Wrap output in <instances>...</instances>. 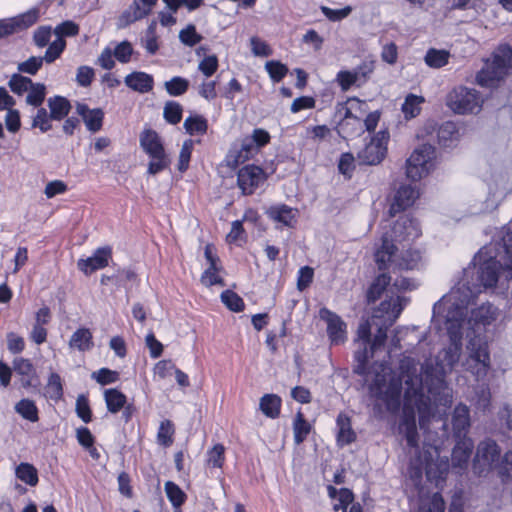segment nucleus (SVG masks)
Listing matches in <instances>:
<instances>
[{
    "mask_svg": "<svg viewBox=\"0 0 512 512\" xmlns=\"http://www.w3.org/2000/svg\"><path fill=\"white\" fill-rule=\"evenodd\" d=\"M50 120H52L51 114L45 108H39L33 117L32 127H37L42 132H47L51 129Z\"/></svg>",
    "mask_w": 512,
    "mask_h": 512,
    "instance_id": "nucleus-56",
    "label": "nucleus"
},
{
    "mask_svg": "<svg viewBox=\"0 0 512 512\" xmlns=\"http://www.w3.org/2000/svg\"><path fill=\"white\" fill-rule=\"evenodd\" d=\"M165 89L171 96H181L188 90L189 81L185 78L175 76L171 80L166 81Z\"/></svg>",
    "mask_w": 512,
    "mask_h": 512,
    "instance_id": "nucleus-47",
    "label": "nucleus"
},
{
    "mask_svg": "<svg viewBox=\"0 0 512 512\" xmlns=\"http://www.w3.org/2000/svg\"><path fill=\"white\" fill-rule=\"evenodd\" d=\"M224 451L225 448L222 444H216L207 453L208 465L216 468H221L224 463Z\"/></svg>",
    "mask_w": 512,
    "mask_h": 512,
    "instance_id": "nucleus-57",
    "label": "nucleus"
},
{
    "mask_svg": "<svg viewBox=\"0 0 512 512\" xmlns=\"http://www.w3.org/2000/svg\"><path fill=\"white\" fill-rule=\"evenodd\" d=\"M164 490L168 500L171 502L175 510H180V507L184 504L187 498L184 491L172 481H167L165 483Z\"/></svg>",
    "mask_w": 512,
    "mask_h": 512,
    "instance_id": "nucleus-32",
    "label": "nucleus"
},
{
    "mask_svg": "<svg viewBox=\"0 0 512 512\" xmlns=\"http://www.w3.org/2000/svg\"><path fill=\"white\" fill-rule=\"evenodd\" d=\"M501 450L496 441L487 438L479 442L473 460L474 472L481 475L500 465Z\"/></svg>",
    "mask_w": 512,
    "mask_h": 512,
    "instance_id": "nucleus-11",
    "label": "nucleus"
},
{
    "mask_svg": "<svg viewBox=\"0 0 512 512\" xmlns=\"http://www.w3.org/2000/svg\"><path fill=\"white\" fill-rule=\"evenodd\" d=\"M357 336L359 349L355 352V373L364 377L371 397L381 401L388 411H398L401 406V379H398V374L392 372L384 362H375L366 369L371 337V324L368 321L360 323Z\"/></svg>",
    "mask_w": 512,
    "mask_h": 512,
    "instance_id": "nucleus-3",
    "label": "nucleus"
},
{
    "mask_svg": "<svg viewBox=\"0 0 512 512\" xmlns=\"http://www.w3.org/2000/svg\"><path fill=\"white\" fill-rule=\"evenodd\" d=\"M33 81L20 73H15L11 76L8 86L11 91L17 95H22L32 87Z\"/></svg>",
    "mask_w": 512,
    "mask_h": 512,
    "instance_id": "nucleus-40",
    "label": "nucleus"
},
{
    "mask_svg": "<svg viewBox=\"0 0 512 512\" xmlns=\"http://www.w3.org/2000/svg\"><path fill=\"white\" fill-rule=\"evenodd\" d=\"M16 476L24 483L35 486L38 483V474L36 468L28 463H21L16 468Z\"/></svg>",
    "mask_w": 512,
    "mask_h": 512,
    "instance_id": "nucleus-42",
    "label": "nucleus"
},
{
    "mask_svg": "<svg viewBox=\"0 0 512 512\" xmlns=\"http://www.w3.org/2000/svg\"><path fill=\"white\" fill-rule=\"evenodd\" d=\"M461 365L465 371L474 376L476 381H482L488 374L491 367V360L464 358Z\"/></svg>",
    "mask_w": 512,
    "mask_h": 512,
    "instance_id": "nucleus-27",
    "label": "nucleus"
},
{
    "mask_svg": "<svg viewBox=\"0 0 512 512\" xmlns=\"http://www.w3.org/2000/svg\"><path fill=\"white\" fill-rule=\"evenodd\" d=\"M437 135L441 145L450 146L458 137L456 125L453 122H445L439 127Z\"/></svg>",
    "mask_w": 512,
    "mask_h": 512,
    "instance_id": "nucleus-41",
    "label": "nucleus"
},
{
    "mask_svg": "<svg viewBox=\"0 0 512 512\" xmlns=\"http://www.w3.org/2000/svg\"><path fill=\"white\" fill-rule=\"evenodd\" d=\"M445 503L440 493H434L426 503L422 501L419 506V512H444Z\"/></svg>",
    "mask_w": 512,
    "mask_h": 512,
    "instance_id": "nucleus-52",
    "label": "nucleus"
},
{
    "mask_svg": "<svg viewBox=\"0 0 512 512\" xmlns=\"http://www.w3.org/2000/svg\"><path fill=\"white\" fill-rule=\"evenodd\" d=\"M474 448L473 440L468 436L457 438L451 454V466L457 473L464 472L469 464Z\"/></svg>",
    "mask_w": 512,
    "mask_h": 512,
    "instance_id": "nucleus-16",
    "label": "nucleus"
},
{
    "mask_svg": "<svg viewBox=\"0 0 512 512\" xmlns=\"http://www.w3.org/2000/svg\"><path fill=\"white\" fill-rule=\"evenodd\" d=\"M390 280H391V278L387 274H385V273L380 274L373 281V283L371 284V286L368 290V293H367L368 302H375L376 300H378L380 298L381 294L386 289V287L389 285Z\"/></svg>",
    "mask_w": 512,
    "mask_h": 512,
    "instance_id": "nucleus-37",
    "label": "nucleus"
},
{
    "mask_svg": "<svg viewBox=\"0 0 512 512\" xmlns=\"http://www.w3.org/2000/svg\"><path fill=\"white\" fill-rule=\"evenodd\" d=\"M14 21H16L17 30L26 29L33 24H35L39 18V9L33 8L28 10L27 12L20 14L16 17H12Z\"/></svg>",
    "mask_w": 512,
    "mask_h": 512,
    "instance_id": "nucleus-49",
    "label": "nucleus"
},
{
    "mask_svg": "<svg viewBox=\"0 0 512 512\" xmlns=\"http://www.w3.org/2000/svg\"><path fill=\"white\" fill-rule=\"evenodd\" d=\"M14 408L15 411L26 420L37 422L39 419L38 408L35 402L30 399L20 400L18 403H16Z\"/></svg>",
    "mask_w": 512,
    "mask_h": 512,
    "instance_id": "nucleus-34",
    "label": "nucleus"
},
{
    "mask_svg": "<svg viewBox=\"0 0 512 512\" xmlns=\"http://www.w3.org/2000/svg\"><path fill=\"white\" fill-rule=\"evenodd\" d=\"M140 145L150 157L165 154L161 139L154 130L146 129L140 134Z\"/></svg>",
    "mask_w": 512,
    "mask_h": 512,
    "instance_id": "nucleus-23",
    "label": "nucleus"
},
{
    "mask_svg": "<svg viewBox=\"0 0 512 512\" xmlns=\"http://www.w3.org/2000/svg\"><path fill=\"white\" fill-rule=\"evenodd\" d=\"M392 260L395 266L401 270H413L418 267L421 255L417 250L407 249L399 257L394 255L391 261Z\"/></svg>",
    "mask_w": 512,
    "mask_h": 512,
    "instance_id": "nucleus-29",
    "label": "nucleus"
},
{
    "mask_svg": "<svg viewBox=\"0 0 512 512\" xmlns=\"http://www.w3.org/2000/svg\"><path fill=\"white\" fill-rule=\"evenodd\" d=\"M449 53L445 50L429 49L425 56V63L432 68H441L448 63Z\"/></svg>",
    "mask_w": 512,
    "mask_h": 512,
    "instance_id": "nucleus-45",
    "label": "nucleus"
},
{
    "mask_svg": "<svg viewBox=\"0 0 512 512\" xmlns=\"http://www.w3.org/2000/svg\"><path fill=\"white\" fill-rule=\"evenodd\" d=\"M467 313L459 308L445 305L440 314L433 313V321L444 322L450 338V345L444 348L437 359H428L418 364L411 357L400 361L398 379H401V395L403 394L404 416L400 423V431L404 433L407 445L415 453L410 460V477L421 479L423 471L429 480H442L449 470V461L439 457L435 446L418 454V433L415 415H419V425L428 430L431 420L441 417L445 409L452 403V389L445 377L459 362L462 349V329L466 323Z\"/></svg>",
    "mask_w": 512,
    "mask_h": 512,
    "instance_id": "nucleus-1",
    "label": "nucleus"
},
{
    "mask_svg": "<svg viewBox=\"0 0 512 512\" xmlns=\"http://www.w3.org/2000/svg\"><path fill=\"white\" fill-rule=\"evenodd\" d=\"M407 303V298L397 296L395 299L391 298L389 301L385 300L380 304L379 309L372 317L373 324L379 325V327L372 343L368 346L369 358L378 348L384 345L388 328L396 321Z\"/></svg>",
    "mask_w": 512,
    "mask_h": 512,
    "instance_id": "nucleus-5",
    "label": "nucleus"
},
{
    "mask_svg": "<svg viewBox=\"0 0 512 512\" xmlns=\"http://www.w3.org/2000/svg\"><path fill=\"white\" fill-rule=\"evenodd\" d=\"M446 104L454 113L476 114L482 108L483 99L476 89L458 86L447 94Z\"/></svg>",
    "mask_w": 512,
    "mask_h": 512,
    "instance_id": "nucleus-8",
    "label": "nucleus"
},
{
    "mask_svg": "<svg viewBox=\"0 0 512 512\" xmlns=\"http://www.w3.org/2000/svg\"><path fill=\"white\" fill-rule=\"evenodd\" d=\"M157 2L158 0H134L117 18V28L124 29L132 23L147 17Z\"/></svg>",
    "mask_w": 512,
    "mask_h": 512,
    "instance_id": "nucleus-13",
    "label": "nucleus"
},
{
    "mask_svg": "<svg viewBox=\"0 0 512 512\" xmlns=\"http://www.w3.org/2000/svg\"><path fill=\"white\" fill-rule=\"evenodd\" d=\"M104 396L107 409L111 413L119 412L126 403V396L116 389L106 390Z\"/></svg>",
    "mask_w": 512,
    "mask_h": 512,
    "instance_id": "nucleus-33",
    "label": "nucleus"
},
{
    "mask_svg": "<svg viewBox=\"0 0 512 512\" xmlns=\"http://www.w3.org/2000/svg\"><path fill=\"white\" fill-rule=\"evenodd\" d=\"M179 39L184 45L193 47L200 43L203 37L197 33L196 27L193 24H189L179 32Z\"/></svg>",
    "mask_w": 512,
    "mask_h": 512,
    "instance_id": "nucleus-50",
    "label": "nucleus"
},
{
    "mask_svg": "<svg viewBox=\"0 0 512 512\" xmlns=\"http://www.w3.org/2000/svg\"><path fill=\"white\" fill-rule=\"evenodd\" d=\"M45 395L52 400H58L62 397V382L60 376L57 373L50 374L47 385L45 387Z\"/></svg>",
    "mask_w": 512,
    "mask_h": 512,
    "instance_id": "nucleus-46",
    "label": "nucleus"
},
{
    "mask_svg": "<svg viewBox=\"0 0 512 512\" xmlns=\"http://www.w3.org/2000/svg\"><path fill=\"white\" fill-rule=\"evenodd\" d=\"M421 235L419 224L408 215L400 216L390 230L381 238V246L375 252V261L380 270L385 269L394 257L397 244L406 248Z\"/></svg>",
    "mask_w": 512,
    "mask_h": 512,
    "instance_id": "nucleus-4",
    "label": "nucleus"
},
{
    "mask_svg": "<svg viewBox=\"0 0 512 512\" xmlns=\"http://www.w3.org/2000/svg\"><path fill=\"white\" fill-rule=\"evenodd\" d=\"M319 317L327 324V334L332 345H340L346 341V323L340 316L327 308H322Z\"/></svg>",
    "mask_w": 512,
    "mask_h": 512,
    "instance_id": "nucleus-14",
    "label": "nucleus"
},
{
    "mask_svg": "<svg viewBox=\"0 0 512 512\" xmlns=\"http://www.w3.org/2000/svg\"><path fill=\"white\" fill-rule=\"evenodd\" d=\"M265 180L264 171L255 165H246L238 171L237 183L244 195H250Z\"/></svg>",
    "mask_w": 512,
    "mask_h": 512,
    "instance_id": "nucleus-15",
    "label": "nucleus"
},
{
    "mask_svg": "<svg viewBox=\"0 0 512 512\" xmlns=\"http://www.w3.org/2000/svg\"><path fill=\"white\" fill-rule=\"evenodd\" d=\"M500 316V310L491 303H484L471 311V317L468 321L473 326L492 325Z\"/></svg>",
    "mask_w": 512,
    "mask_h": 512,
    "instance_id": "nucleus-18",
    "label": "nucleus"
},
{
    "mask_svg": "<svg viewBox=\"0 0 512 512\" xmlns=\"http://www.w3.org/2000/svg\"><path fill=\"white\" fill-rule=\"evenodd\" d=\"M44 61L43 57L31 56L26 61L19 63L17 69L20 73L35 75L42 67Z\"/></svg>",
    "mask_w": 512,
    "mask_h": 512,
    "instance_id": "nucleus-54",
    "label": "nucleus"
},
{
    "mask_svg": "<svg viewBox=\"0 0 512 512\" xmlns=\"http://www.w3.org/2000/svg\"><path fill=\"white\" fill-rule=\"evenodd\" d=\"M52 29L50 26H40L33 34V41L39 48H44L50 43Z\"/></svg>",
    "mask_w": 512,
    "mask_h": 512,
    "instance_id": "nucleus-60",
    "label": "nucleus"
},
{
    "mask_svg": "<svg viewBox=\"0 0 512 512\" xmlns=\"http://www.w3.org/2000/svg\"><path fill=\"white\" fill-rule=\"evenodd\" d=\"M183 107L176 101H167L163 109L164 119L172 125L178 124L182 119Z\"/></svg>",
    "mask_w": 512,
    "mask_h": 512,
    "instance_id": "nucleus-38",
    "label": "nucleus"
},
{
    "mask_svg": "<svg viewBox=\"0 0 512 512\" xmlns=\"http://www.w3.org/2000/svg\"><path fill=\"white\" fill-rule=\"evenodd\" d=\"M374 71V63L365 61L352 72L357 77L358 86L363 85Z\"/></svg>",
    "mask_w": 512,
    "mask_h": 512,
    "instance_id": "nucleus-61",
    "label": "nucleus"
},
{
    "mask_svg": "<svg viewBox=\"0 0 512 512\" xmlns=\"http://www.w3.org/2000/svg\"><path fill=\"white\" fill-rule=\"evenodd\" d=\"M93 336L89 329L79 328L71 336L69 340V347L81 352L89 351L92 349Z\"/></svg>",
    "mask_w": 512,
    "mask_h": 512,
    "instance_id": "nucleus-28",
    "label": "nucleus"
},
{
    "mask_svg": "<svg viewBox=\"0 0 512 512\" xmlns=\"http://www.w3.org/2000/svg\"><path fill=\"white\" fill-rule=\"evenodd\" d=\"M488 188L485 200L486 209H495L505 196L512 191V179L506 167L501 165L491 166L485 177Z\"/></svg>",
    "mask_w": 512,
    "mask_h": 512,
    "instance_id": "nucleus-7",
    "label": "nucleus"
},
{
    "mask_svg": "<svg viewBox=\"0 0 512 512\" xmlns=\"http://www.w3.org/2000/svg\"><path fill=\"white\" fill-rule=\"evenodd\" d=\"M424 101L422 97L416 96L414 94H409L404 103L402 104V112L405 115L406 119H411L417 116L420 113V104Z\"/></svg>",
    "mask_w": 512,
    "mask_h": 512,
    "instance_id": "nucleus-43",
    "label": "nucleus"
},
{
    "mask_svg": "<svg viewBox=\"0 0 512 512\" xmlns=\"http://www.w3.org/2000/svg\"><path fill=\"white\" fill-rule=\"evenodd\" d=\"M66 47V41L61 38L57 37L54 41L49 43V46L45 52V55L43 56L46 63H52L57 58L60 57L62 52L64 51Z\"/></svg>",
    "mask_w": 512,
    "mask_h": 512,
    "instance_id": "nucleus-48",
    "label": "nucleus"
},
{
    "mask_svg": "<svg viewBox=\"0 0 512 512\" xmlns=\"http://www.w3.org/2000/svg\"><path fill=\"white\" fill-rule=\"evenodd\" d=\"M183 126L190 135H203L208 128L207 120L200 115L187 117Z\"/></svg>",
    "mask_w": 512,
    "mask_h": 512,
    "instance_id": "nucleus-35",
    "label": "nucleus"
},
{
    "mask_svg": "<svg viewBox=\"0 0 512 512\" xmlns=\"http://www.w3.org/2000/svg\"><path fill=\"white\" fill-rule=\"evenodd\" d=\"M113 53H114L115 58L119 62L128 63L133 54V48H132V45L130 42L122 41L115 47Z\"/></svg>",
    "mask_w": 512,
    "mask_h": 512,
    "instance_id": "nucleus-62",
    "label": "nucleus"
},
{
    "mask_svg": "<svg viewBox=\"0 0 512 512\" xmlns=\"http://www.w3.org/2000/svg\"><path fill=\"white\" fill-rule=\"evenodd\" d=\"M174 434V427L170 420H164L160 423L157 439L159 444L168 447L172 444V436Z\"/></svg>",
    "mask_w": 512,
    "mask_h": 512,
    "instance_id": "nucleus-51",
    "label": "nucleus"
},
{
    "mask_svg": "<svg viewBox=\"0 0 512 512\" xmlns=\"http://www.w3.org/2000/svg\"><path fill=\"white\" fill-rule=\"evenodd\" d=\"M260 410L269 418H276L280 413L281 398L275 394H265L260 399Z\"/></svg>",
    "mask_w": 512,
    "mask_h": 512,
    "instance_id": "nucleus-31",
    "label": "nucleus"
},
{
    "mask_svg": "<svg viewBox=\"0 0 512 512\" xmlns=\"http://www.w3.org/2000/svg\"><path fill=\"white\" fill-rule=\"evenodd\" d=\"M269 218L282 224L283 226L292 227L296 223L298 211L287 205H275L267 210Z\"/></svg>",
    "mask_w": 512,
    "mask_h": 512,
    "instance_id": "nucleus-25",
    "label": "nucleus"
},
{
    "mask_svg": "<svg viewBox=\"0 0 512 512\" xmlns=\"http://www.w3.org/2000/svg\"><path fill=\"white\" fill-rule=\"evenodd\" d=\"M498 472L503 478H512V451H508L500 458Z\"/></svg>",
    "mask_w": 512,
    "mask_h": 512,
    "instance_id": "nucleus-64",
    "label": "nucleus"
},
{
    "mask_svg": "<svg viewBox=\"0 0 512 512\" xmlns=\"http://www.w3.org/2000/svg\"><path fill=\"white\" fill-rule=\"evenodd\" d=\"M175 364L170 360L159 361L154 367V377L158 379H166L174 374Z\"/></svg>",
    "mask_w": 512,
    "mask_h": 512,
    "instance_id": "nucleus-59",
    "label": "nucleus"
},
{
    "mask_svg": "<svg viewBox=\"0 0 512 512\" xmlns=\"http://www.w3.org/2000/svg\"><path fill=\"white\" fill-rule=\"evenodd\" d=\"M193 146V140L188 139L184 141L179 154L178 170L180 172H184L188 169Z\"/></svg>",
    "mask_w": 512,
    "mask_h": 512,
    "instance_id": "nucleus-58",
    "label": "nucleus"
},
{
    "mask_svg": "<svg viewBox=\"0 0 512 512\" xmlns=\"http://www.w3.org/2000/svg\"><path fill=\"white\" fill-rule=\"evenodd\" d=\"M124 83L131 90L145 94L152 91L154 79L152 75L146 72L134 71L125 77Z\"/></svg>",
    "mask_w": 512,
    "mask_h": 512,
    "instance_id": "nucleus-20",
    "label": "nucleus"
},
{
    "mask_svg": "<svg viewBox=\"0 0 512 512\" xmlns=\"http://www.w3.org/2000/svg\"><path fill=\"white\" fill-rule=\"evenodd\" d=\"M222 302L232 311L241 312L244 309L242 298L231 290H226L221 294Z\"/></svg>",
    "mask_w": 512,
    "mask_h": 512,
    "instance_id": "nucleus-53",
    "label": "nucleus"
},
{
    "mask_svg": "<svg viewBox=\"0 0 512 512\" xmlns=\"http://www.w3.org/2000/svg\"><path fill=\"white\" fill-rule=\"evenodd\" d=\"M390 139L388 130H380L370 138V141L358 152L357 158L361 164L378 165L387 154Z\"/></svg>",
    "mask_w": 512,
    "mask_h": 512,
    "instance_id": "nucleus-12",
    "label": "nucleus"
},
{
    "mask_svg": "<svg viewBox=\"0 0 512 512\" xmlns=\"http://www.w3.org/2000/svg\"><path fill=\"white\" fill-rule=\"evenodd\" d=\"M495 256L484 261L478 268L464 270V277L434 304V314L441 313L445 305L468 312V307L485 288L494 287L498 281L508 283L512 279V235L498 243Z\"/></svg>",
    "mask_w": 512,
    "mask_h": 512,
    "instance_id": "nucleus-2",
    "label": "nucleus"
},
{
    "mask_svg": "<svg viewBox=\"0 0 512 512\" xmlns=\"http://www.w3.org/2000/svg\"><path fill=\"white\" fill-rule=\"evenodd\" d=\"M470 410L465 404H458L452 415V427L456 438L467 436L470 428Z\"/></svg>",
    "mask_w": 512,
    "mask_h": 512,
    "instance_id": "nucleus-21",
    "label": "nucleus"
},
{
    "mask_svg": "<svg viewBox=\"0 0 512 512\" xmlns=\"http://www.w3.org/2000/svg\"><path fill=\"white\" fill-rule=\"evenodd\" d=\"M259 148L256 144L250 139L249 136L243 138L241 142L240 148L236 151L235 154V164H240L250 159L253 155L258 152Z\"/></svg>",
    "mask_w": 512,
    "mask_h": 512,
    "instance_id": "nucleus-36",
    "label": "nucleus"
},
{
    "mask_svg": "<svg viewBox=\"0 0 512 512\" xmlns=\"http://www.w3.org/2000/svg\"><path fill=\"white\" fill-rule=\"evenodd\" d=\"M46 96V86L43 83H34L32 87L28 90V95L26 96V103L28 105L39 107L45 100Z\"/></svg>",
    "mask_w": 512,
    "mask_h": 512,
    "instance_id": "nucleus-44",
    "label": "nucleus"
},
{
    "mask_svg": "<svg viewBox=\"0 0 512 512\" xmlns=\"http://www.w3.org/2000/svg\"><path fill=\"white\" fill-rule=\"evenodd\" d=\"M79 33V26L73 21H64L57 25L54 34L64 39L65 36H76Z\"/></svg>",
    "mask_w": 512,
    "mask_h": 512,
    "instance_id": "nucleus-63",
    "label": "nucleus"
},
{
    "mask_svg": "<svg viewBox=\"0 0 512 512\" xmlns=\"http://www.w3.org/2000/svg\"><path fill=\"white\" fill-rule=\"evenodd\" d=\"M110 257L111 250L109 248H98L91 257L80 259L77 266L85 274H91L98 269L106 267Z\"/></svg>",
    "mask_w": 512,
    "mask_h": 512,
    "instance_id": "nucleus-19",
    "label": "nucleus"
},
{
    "mask_svg": "<svg viewBox=\"0 0 512 512\" xmlns=\"http://www.w3.org/2000/svg\"><path fill=\"white\" fill-rule=\"evenodd\" d=\"M436 151L430 144L417 147L406 161V175L417 181L427 176L435 166Z\"/></svg>",
    "mask_w": 512,
    "mask_h": 512,
    "instance_id": "nucleus-9",
    "label": "nucleus"
},
{
    "mask_svg": "<svg viewBox=\"0 0 512 512\" xmlns=\"http://www.w3.org/2000/svg\"><path fill=\"white\" fill-rule=\"evenodd\" d=\"M419 192L412 185H402L396 192L394 202L389 209V215L394 217L396 213L410 207L418 198Z\"/></svg>",
    "mask_w": 512,
    "mask_h": 512,
    "instance_id": "nucleus-17",
    "label": "nucleus"
},
{
    "mask_svg": "<svg viewBox=\"0 0 512 512\" xmlns=\"http://www.w3.org/2000/svg\"><path fill=\"white\" fill-rule=\"evenodd\" d=\"M512 47L501 45L492 58L477 73L476 82L482 87H495L511 69Z\"/></svg>",
    "mask_w": 512,
    "mask_h": 512,
    "instance_id": "nucleus-6",
    "label": "nucleus"
},
{
    "mask_svg": "<svg viewBox=\"0 0 512 512\" xmlns=\"http://www.w3.org/2000/svg\"><path fill=\"white\" fill-rule=\"evenodd\" d=\"M50 114L53 120H61L66 117L71 109L70 102L62 96L50 97L47 100Z\"/></svg>",
    "mask_w": 512,
    "mask_h": 512,
    "instance_id": "nucleus-30",
    "label": "nucleus"
},
{
    "mask_svg": "<svg viewBox=\"0 0 512 512\" xmlns=\"http://www.w3.org/2000/svg\"><path fill=\"white\" fill-rule=\"evenodd\" d=\"M265 69L274 82L281 81L288 72V68L278 61L266 62Z\"/></svg>",
    "mask_w": 512,
    "mask_h": 512,
    "instance_id": "nucleus-55",
    "label": "nucleus"
},
{
    "mask_svg": "<svg viewBox=\"0 0 512 512\" xmlns=\"http://www.w3.org/2000/svg\"><path fill=\"white\" fill-rule=\"evenodd\" d=\"M336 426L337 443L339 446L349 445L356 440V433L352 429L351 420L346 414L340 413L337 416Z\"/></svg>",
    "mask_w": 512,
    "mask_h": 512,
    "instance_id": "nucleus-26",
    "label": "nucleus"
},
{
    "mask_svg": "<svg viewBox=\"0 0 512 512\" xmlns=\"http://www.w3.org/2000/svg\"><path fill=\"white\" fill-rule=\"evenodd\" d=\"M293 430H294V441L296 444L302 443L308 434L310 433L311 426L310 424L305 420L302 413H297L294 423H293Z\"/></svg>",
    "mask_w": 512,
    "mask_h": 512,
    "instance_id": "nucleus-39",
    "label": "nucleus"
},
{
    "mask_svg": "<svg viewBox=\"0 0 512 512\" xmlns=\"http://www.w3.org/2000/svg\"><path fill=\"white\" fill-rule=\"evenodd\" d=\"M76 111L82 117L89 131L97 132L101 129L104 117L101 109H90L86 104L78 103Z\"/></svg>",
    "mask_w": 512,
    "mask_h": 512,
    "instance_id": "nucleus-22",
    "label": "nucleus"
},
{
    "mask_svg": "<svg viewBox=\"0 0 512 512\" xmlns=\"http://www.w3.org/2000/svg\"><path fill=\"white\" fill-rule=\"evenodd\" d=\"M465 358L491 360L488 342L484 336L474 335L469 338Z\"/></svg>",
    "mask_w": 512,
    "mask_h": 512,
    "instance_id": "nucleus-24",
    "label": "nucleus"
},
{
    "mask_svg": "<svg viewBox=\"0 0 512 512\" xmlns=\"http://www.w3.org/2000/svg\"><path fill=\"white\" fill-rule=\"evenodd\" d=\"M366 113V102L356 97L349 98L346 102L338 103L335 108V118L338 119V133L349 134L350 120H353L358 128H360L361 118Z\"/></svg>",
    "mask_w": 512,
    "mask_h": 512,
    "instance_id": "nucleus-10",
    "label": "nucleus"
}]
</instances>
